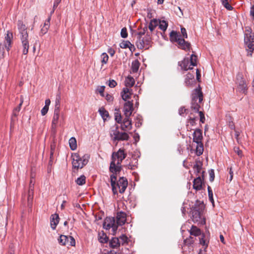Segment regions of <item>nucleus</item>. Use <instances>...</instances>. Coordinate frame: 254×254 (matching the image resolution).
<instances>
[{
    "mask_svg": "<svg viewBox=\"0 0 254 254\" xmlns=\"http://www.w3.org/2000/svg\"><path fill=\"white\" fill-rule=\"evenodd\" d=\"M120 124L121 129L125 131H129L132 128L131 121L130 117H125L123 121Z\"/></svg>",
    "mask_w": 254,
    "mask_h": 254,
    "instance_id": "18",
    "label": "nucleus"
},
{
    "mask_svg": "<svg viewBox=\"0 0 254 254\" xmlns=\"http://www.w3.org/2000/svg\"><path fill=\"white\" fill-rule=\"evenodd\" d=\"M223 6L228 10H232L233 7L229 3L228 0H220Z\"/></svg>",
    "mask_w": 254,
    "mask_h": 254,
    "instance_id": "36",
    "label": "nucleus"
},
{
    "mask_svg": "<svg viewBox=\"0 0 254 254\" xmlns=\"http://www.w3.org/2000/svg\"><path fill=\"white\" fill-rule=\"evenodd\" d=\"M13 37L12 33L9 31H7L5 36L4 43H2L4 45H5V49L8 53L11 47Z\"/></svg>",
    "mask_w": 254,
    "mask_h": 254,
    "instance_id": "15",
    "label": "nucleus"
},
{
    "mask_svg": "<svg viewBox=\"0 0 254 254\" xmlns=\"http://www.w3.org/2000/svg\"><path fill=\"white\" fill-rule=\"evenodd\" d=\"M209 181L210 182H213L214 179L215 174L214 171L213 170L211 169L209 171Z\"/></svg>",
    "mask_w": 254,
    "mask_h": 254,
    "instance_id": "49",
    "label": "nucleus"
},
{
    "mask_svg": "<svg viewBox=\"0 0 254 254\" xmlns=\"http://www.w3.org/2000/svg\"><path fill=\"white\" fill-rule=\"evenodd\" d=\"M49 108L44 107L41 110V114L42 116H45L48 112Z\"/></svg>",
    "mask_w": 254,
    "mask_h": 254,
    "instance_id": "57",
    "label": "nucleus"
},
{
    "mask_svg": "<svg viewBox=\"0 0 254 254\" xmlns=\"http://www.w3.org/2000/svg\"><path fill=\"white\" fill-rule=\"evenodd\" d=\"M152 43L150 33L147 32L145 36L137 38L136 45L139 49H148Z\"/></svg>",
    "mask_w": 254,
    "mask_h": 254,
    "instance_id": "10",
    "label": "nucleus"
},
{
    "mask_svg": "<svg viewBox=\"0 0 254 254\" xmlns=\"http://www.w3.org/2000/svg\"><path fill=\"white\" fill-rule=\"evenodd\" d=\"M18 37L21 41L23 55L27 54L29 48L27 28L21 21H18L17 24Z\"/></svg>",
    "mask_w": 254,
    "mask_h": 254,
    "instance_id": "3",
    "label": "nucleus"
},
{
    "mask_svg": "<svg viewBox=\"0 0 254 254\" xmlns=\"http://www.w3.org/2000/svg\"><path fill=\"white\" fill-rule=\"evenodd\" d=\"M69 145L72 150H75L77 148L76 140L75 137H72L69 140Z\"/></svg>",
    "mask_w": 254,
    "mask_h": 254,
    "instance_id": "34",
    "label": "nucleus"
},
{
    "mask_svg": "<svg viewBox=\"0 0 254 254\" xmlns=\"http://www.w3.org/2000/svg\"><path fill=\"white\" fill-rule=\"evenodd\" d=\"M131 95L132 90L127 87L124 88L122 92H121L122 99L125 101L130 99Z\"/></svg>",
    "mask_w": 254,
    "mask_h": 254,
    "instance_id": "21",
    "label": "nucleus"
},
{
    "mask_svg": "<svg viewBox=\"0 0 254 254\" xmlns=\"http://www.w3.org/2000/svg\"><path fill=\"white\" fill-rule=\"evenodd\" d=\"M5 49V45H4L2 43H1L0 44V58H3L4 57V55L5 53V52H4Z\"/></svg>",
    "mask_w": 254,
    "mask_h": 254,
    "instance_id": "46",
    "label": "nucleus"
},
{
    "mask_svg": "<svg viewBox=\"0 0 254 254\" xmlns=\"http://www.w3.org/2000/svg\"><path fill=\"white\" fill-rule=\"evenodd\" d=\"M198 114L200 117V121L201 123H203L205 121V117L203 113L202 112L200 111L199 112Z\"/></svg>",
    "mask_w": 254,
    "mask_h": 254,
    "instance_id": "56",
    "label": "nucleus"
},
{
    "mask_svg": "<svg viewBox=\"0 0 254 254\" xmlns=\"http://www.w3.org/2000/svg\"><path fill=\"white\" fill-rule=\"evenodd\" d=\"M195 118L190 117L189 123L191 126H193L195 124Z\"/></svg>",
    "mask_w": 254,
    "mask_h": 254,
    "instance_id": "63",
    "label": "nucleus"
},
{
    "mask_svg": "<svg viewBox=\"0 0 254 254\" xmlns=\"http://www.w3.org/2000/svg\"><path fill=\"white\" fill-rule=\"evenodd\" d=\"M108 52L111 56H113L115 53V51L112 48H110L108 49Z\"/></svg>",
    "mask_w": 254,
    "mask_h": 254,
    "instance_id": "62",
    "label": "nucleus"
},
{
    "mask_svg": "<svg viewBox=\"0 0 254 254\" xmlns=\"http://www.w3.org/2000/svg\"><path fill=\"white\" fill-rule=\"evenodd\" d=\"M203 100V95L200 88H196L192 95V101L191 108L195 112L199 113L200 103Z\"/></svg>",
    "mask_w": 254,
    "mask_h": 254,
    "instance_id": "7",
    "label": "nucleus"
},
{
    "mask_svg": "<svg viewBox=\"0 0 254 254\" xmlns=\"http://www.w3.org/2000/svg\"><path fill=\"white\" fill-rule=\"evenodd\" d=\"M135 81L134 78L130 76H127L125 80V85L126 86V87H131L133 86L134 84Z\"/></svg>",
    "mask_w": 254,
    "mask_h": 254,
    "instance_id": "29",
    "label": "nucleus"
},
{
    "mask_svg": "<svg viewBox=\"0 0 254 254\" xmlns=\"http://www.w3.org/2000/svg\"><path fill=\"white\" fill-rule=\"evenodd\" d=\"M110 246L111 248H112L113 249H117V248H119L121 246V245L119 242L118 238H117V237L113 238L110 241Z\"/></svg>",
    "mask_w": 254,
    "mask_h": 254,
    "instance_id": "28",
    "label": "nucleus"
},
{
    "mask_svg": "<svg viewBox=\"0 0 254 254\" xmlns=\"http://www.w3.org/2000/svg\"><path fill=\"white\" fill-rule=\"evenodd\" d=\"M199 242H200V244L203 246L207 245V244L206 243V241L204 240V236L203 234L201 235V237L199 238Z\"/></svg>",
    "mask_w": 254,
    "mask_h": 254,
    "instance_id": "52",
    "label": "nucleus"
},
{
    "mask_svg": "<svg viewBox=\"0 0 254 254\" xmlns=\"http://www.w3.org/2000/svg\"><path fill=\"white\" fill-rule=\"evenodd\" d=\"M64 121L63 116L60 117V115H54L52 122V127L53 129H56L57 127L62 126Z\"/></svg>",
    "mask_w": 254,
    "mask_h": 254,
    "instance_id": "17",
    "label": "nucleus"
},
{
    "mask_svg": "<svg viewBox=\"0 0 254 254\" xmlns=\"http://www.w3.org/2000/svg\"><path fill=\"white\" fill-rule=\"evenodd\" d=\"M193 188L196 190H199L202 189V181L200 176H198L193 180Z\"/></svg>",
    "mask_w": 254,
    "mask_h": 254,
    "instance_id": "24",
    "label": "nucleus"
},
{
    "mask_svg": "<svg viewBox=\"0 0 254 254\" xmlns=\"http://www.w3.org/2000/svg\"><path fill=\"white\" fill-rule=\"evenodd\" d=\"M190 233V235L195 236H198L201 235L200 230L195 226H192Z\"/></svg>",
    "mask_w": 254,
    "mask_h": 254,
    "instance_id": "32",
    "label": "nucleus"
},
{
    "mask_svg": "<svg viewBox=\"0 0 254 254\" xmlns=\"http://www.w3.org/2000/svg\"><path fill=\"white\" fill-rule=\"evenodd\" d=\"M115 119L116 121L118 123L120 124L122 122V116H121V114L118 113H116L115 116Z\"/></svg>",
    "mask_w": 254,
    "mask_h": 254,
    "instance_id": "47",
    "label": "nucleus"
},
{
    "mask_svg": "<svg viewBox=\"0 0 254 254\" xmlns=\"http://www.w3.org/2000/svg\"><path fill=\"white\" fill-rule=\"evenodd\" d=\"M98 240L102 244L106 243L108 241V238L104 232H100L98 234Z\"/></svg>",
    "mask_w": 254,
    "mask_h": 254,
    "instance_id": "31",
    "label": "nucleus"
},
{
    "mask_svg": "<svg viewBox=\"0 0 254 254\" xmlns=\"http://www.w3.org/2000/svg\"><path fill=\"white\" fill-rule=\"evenodd\" d=\"M105 98L107 101L109 102H112L114 99V97H113V96L109 94H107V95L105 96Z\"/></svg>",
    "mask_w": 254,
    "mask_h": 254,
    "instance_id": "54",
    "label": "nucleus"
},
{
    "mask_svg": "<svg viewBox=\"0 0 254 254\" xmlns=\"http://www.w3.org/2000/svg\"><path fill=\"white\" fill-rule=\"evenodd\" d=\"M86 178L84 175H82L79 178H78L75 182L76 184L78 185L82 186L85 183Z\"/></svg>",
    "mask_w": 254,
    "mask_h": 254,
    "instance_id": "37",
    "label": "nucleus"
},
{
    "mask_svg": "<svg viewBox=\"0 0 254 254\" xmlns=\"http://www.w3.org/2000/svg\"><path fill=\"white\" fill-rule=\"evenodd\" d=\"M158 26L161 30L165 31L167 28L168 23L165 20L158 19Z\"/></svg>",
    "mask_w": 254,
    "mask_h": 254,
    "instance_id": "33",
    "label": "nucleus"
},
{
    "mask_svg": "<svg viewBox=\"0 0 254 254\" xmlns=\"http://www.w3.org/2000/svg\"><path fill=\"white\" fill-rule=\"evenodd\" d=\"M250 14L252 18V20H254V5L251 7Z\"/></svg>",
    "mask_w": 254,
    "mask_h": 254,
    "instance_id": "55",
    "label": "nucleus"
},
{
    "mask_svg": "<svg viewBox=\"0 0 254 254\" xmlns=\"http://www.w3.org/2000/svg\"><path fill=\"white\" fill-rule=\"evenodd\" d=\"M193 242V240H192V238L190 237L189 239H187L184 240V243L186 245H189Z\"/></svg>",
    "mask_w": 254,
    "mask_h": 254,
    "instance_id": "58",
    "label": "nucleus"
},
{
    "mask_svg": "<svg viewBox=\"0 0 254 254\" xmlns=\"http://www.w3.org/2000/svg\"><path fill=\"white\" fill-rule=\"evenodd\" d=\"M126 220L127 215L126 213L122 211L117 213L116 221L118 226H122L124 225L126 222Z\"/></svg>",
    "mask_w": 254,
    "mask_h": 254,
    "instance_id": "19",
    "label": "nucleus"
},
{
    "mask_svg": "<svg viewBox=\"0 0 254 254\" xmlns=\"http://www.w3.org/2000/svg\"><path fill=\"white\" fill-rule=\"evenodd\" d=\"M104 89H105V86H102L99 87L97 88V91L100 94V95L102 96H104Z\"/></svg>",
    "mask_w": 254,
    "mask_h": 254,
    "instance_id": "50",
    "label": "nucleus"
},
{
    "mask_svg": "<svg viewBox=\"0 0 254 254\" xmlns=\"http://www.w3.org/2000/svg\"><path fill=\"white\" fill-rule=\"evenodd\" d=\"M186 111L184 107H181L179 110V113L180 115H183Z\"/></svg>",
    "mask_w": 254,
    "mask_h": 254,
    "instance_id": "60",
    "label": "nucleus"
},
{
    "mask_svg": "<svg viewBox=\"0 0 254 254\" xmlns=\"http://www.w3.org/2000/svg\"><path fill=\"white\" fill-rule=\"evenodd\" d=\"M99 112L102 119L105 121L109 117V113L104 108H101L99 110Z\"/></svg>",
    "mask_w": 254,
    "mask_h": 254,
    "instance_id": "35",
    "label": "nucleus"
},
{
    "mask_svg": "<svg viewBox=\"0 0 254 254\" xmlns=\"http://www.w3.org/2000/svg\"><path fill=\"white\" fill-rule=\"evenodd\" d=\"M133 110V101L126 102L124 106V115L126 117H130Z\"/></svg>",
    "mask_w": 254,
    "mask_h": 254,
    "instance_id": "16",
    "label": "nucleus"
},
{
    "mask_svg": "<svg viewBox=\"0 0 254 254\" xmlns=\"http://www.w3.org/2000/svg\"><path fill=\"white\" fill-rule=\"evenodd\" d=\"M202 131L199 129L195 130L193 133V141L197 144L196 147V152L197 155L202 154L203 146L202 143Z\"/></svg>",
    "mask_w": 254,
    "mask_h": 254,
    "instance_id": "8",
    "label": "nucleus"
},
{
    "mask_svg": "<svg viewBox=\"0 0 254 254\" xmlns=\"http://www.w3.org/2000/svg\"><path fill=\"white\" fill-rule=\"evenodd\" d=\"M147 31V27H145L143 29H141L140 30V31H139L137 33V35H136L137 38H141L142 37L145 36V34L146 33Z\"/></svg>",
    "mask_w": 254,
    "mask_h": 254,
    "instance_id": "40",
    "label": "nucleus"
},
{
    "mask_svg": "<svg viewBox=\"0 0 254 254\" xmlns=\"http://www.w3.org/2000/svg\"><path fill=\"white\" fill-rule=\"evenodd\" d=\"M138 161L136 158H132L130 162L126 165V167L128 169L134 170L137 167Z\"/></svg>",
    "mask_w": 254,
    "mask_h": 254,
    "instance_id": "27",
    "label": "nucleus"
},
{
    "mask_svg": "<svg viewBox=\"0 0 254 254\" xmlns=\"http://www.w3.org/2000/svg\"><path fill=\"white\" fill-rule=\"evenodd\" d=\"M7 254H14V250L13 246L11 245L9 247V250Z\"/></svg>",
    "mask_w": 254,
    "mask_h": 254,
    "instance_id": "64",
    "label": "nucleus"
},
{
    "mask_svg": "<svg viewBox=\"0 0 254 254\" xmlns=\"http://www.w3.org/2000/svg\"><path fill=\"white\" fill-rule=\"evenodd\" d=\"M118 225L114 217H107L103 224V227L106 229H112L113 233H115L118 229Z\"/></svg>",
    "mask_w": 254,
    "mask_h": 254,
    "instance_id": "12",
    "label": "nucleus"
},
{
    "mask_svg": "<svg viewBox=\"0 0 254 254\" xmlns=\"http://www.w3.org/2000/svg\"><path fill=\"white\" fill-rule=\"evenodd\" d=\"M48 29H49V28L46 27V26H43L41 29V31L43 34H45L47 32Z\"/></svg>",
    "mask_w": 254,
    "mask_h": 254,
    "instance_id": "61",
    "label": "nucleus"
},
{
    "mask_svg": "<svg viewBox=\"0 0 254 254\" xmlns=\"http://www.w3.org/2000/svg\"><path fill=\"white\" fill-rule=\"evenodd\" d=\"M109 133L111 140L116 143V145L119 141H127L129 138L128 133L125 131H120L117 125H114L110 128Z\"/></svg>",
    "mask_w": 254,
    "mask_h": 254,
    "instance_id": "5",
    "label": "nucleus"
},
{
    "mask_svg": "<svg viewBox=\"0 0 254 254\" xmlns=\"http://www.w3.org/2000/svg\"><path fill=\"white\" fill-rule=\"evenodd\" d=\"M34 184H32V181H30L29 190H28V195L27 198L28 204V205H31L32 201L33 195L34 193Z\"/></svg>",
    "mask_w": 254,
    "mask_h": 254,
    "instance_id": "25",
    "label": "nucleus"
},
{
    "mask_svg": "<svg viewBox=\"0 0 254 254\" xmlns=\"http://www.w3.org/2000/svg\"><path fill=\"white\" fill-rule=\"evenodd\" d=\"M51 20V16H49L47 20L44 23V26H46V27H48L49 28L50 27V21Z\"/></svg>",
    "mask_w": 254,
    "mask_h": 254,
    "instance_id": "59",
    "label": "nucleus"
},
{
    "mask_svg": "<svg viewBox=\"0 0 254 254\" xmlns=\"http://www.w3.org/2000/svg\"><path fill=\"white\" fill-rule=\"evenodd\" d=\"M236 83L238 84V88L239 91L243 93H245L247 90V83L243 77L241 73H239L236 77Z\"/></svg>",
    "mask_w": 254,
    "mask_h": 254,
    "instance_id": "14",
    "label": "nucleus"
},
{
    "mask_svg": "<svg viewBox=\"0 0 254 254\" xmlns=\"http://www.w3.org/2000/svg\"><path fill=\"white\" fill-rule=\"evenodd\" d=\"M59 216L58 214H54L51 216V227L53 230H55L59 222Z\"/></svg>",
    "mask_w": 254,
    "mask_h": 254,
    "instance_id": "22",
    "label": "nucleus"
},
{
    "mask_svg": "<svg viewBox=\"0 0 254 254\" xmlns=\"http://www.w3.org/2000/svg\"><path fill=\"white\" fill-rule=\"evenodd\" d=\"M139 67V64L138 61H135L134 62H133L132 64V67L131 69L133 72H136L138 70Z\"/></svg>",
    "mask_w": 254,
    "mask_h": 254,
    "instance_id": "41",
    "label": "nucleus"
},
{
    "mask_svg": "<svg viewBox=\"0 0 254 254\" xmlns=\"http://www.w3.org/2000/svg\"><path fill=\"white\" fill-rule=\"evenodd\" d=\"M121 35L122 38H126L127 37V30L126 28H123L121 30Z\"/></svg>",
    "mask_w": 254,
    "mask_h": 254,
    "instance_id": "48",
    "label": "nucleus"
},
{
    "mask_svg": "<svg viewBox=\"0 0 254 254\" xmlns=\"http://www.w3.org/2000/svg\"><path fill=\"white\" fill-rule=\"evenodd\" d=\"M131 45V43L129 41H123L120 44V47L123 49H126L129 48V46Z\"/></svg>",
    "mask_w": 254,
    "mask_h": 254,
    "instance_id": "45",
    "label": "nucleus"
},
{
    "mask_svg": "<svg viewBox=\"0 0 254 254\" xmlns=\"http://www.w3.org/2000/svg\"><path fill=\"white\" fill-rule=\"evenodd\" d=\"M127 153L124 149L120 148L112 155V161L110 163V171L113 173L120 172L121 170V163L127 156Z\"/></svg>",
    "mask_w": 254,
    "mask_h": 254,
    "instance_id": "1",
    "label": "nucleus"
},
{
    "mask_svg": "<svg viewBox=\"0 0 254 254\" xmlns=\"http://www.w3.org/2000/svg\"><path fill=\"white\" fill-rule=\"evenodd\" d=\"M90 158L89 155L85 154L81 157L78 153L72 154V166L74 168L81 169L88 162Z\"/></svg>",
    "mask_w": 254,
    "mask_h": 254,
    "instance_id": "6",
    "label": "nucleus"
},
{
    "mask_svg": "<svg viewBox=\"0 0 254 254\" xmlns=\"http://www.w3.org/2000/svg\"><path fill=\"white\" fill-rule=\"evenodd\" d=\"M234 151L235 152L238 154V155L240 157H242V156H243V154H242V151L238 148V147H235L234 148Z\"/></svg>",
    "mask_w": 254,
    "mask_h": 254,
    "instance_id": "53",
    "label": "nucleus"
},
{
    "mask_svg": "<svg viewBox=\"0 0 254 254\" xmlns=\"http://www.w3.org/2000/svg\"><path fill=\"white\" fill-rule=\"evenodd\" d=\"M60 105L59 100H57L54 110V115H60Z\"/></svg>",
    "mask_w": 254,
    "mask_h": 254,
    "instance_id": "38",
    "label": "nucleus"
},
{
    "mask_svg": "<svg viewBox=\"0 0 254 254\" xmlns=\"http://www.w3.org/2000/svg\"><path fill=\"white\" fill-rule=\"evenodd\" d=\"M192 73L189 72L186 75L185 80V82L186 85L190 86L193 84L195 82L194 80V72L193 71Z\"/></svg>",
    "mask_w": 254,
    "mask_h": 254,
    "instance_id": "20",
    "label": "nucleus"
},
{
    "mask_svg": "<svg viewBox=\"0 0 254 254\" xmlns=\"http://www.w3.org/2000/svg\"><path fill=\"white\" fill-rule=\"evenodd\" d=\"M196 56L193 54H192L190 59V65L193 66L196 65Z\"/></svg>",
    "mask_w": 254,
    "mask_h": 254,
    "instance_id": "43",
    "label": "nucleus"
},
{
    "mask_svg": "<svg viewBox=\"0 0 254 254\" xmlns=\"http://www.w3.org/2000/svg\"><path fill=\"white\" fill-rule=\"evenodd\" d=\"M207 190H208V197L209 200L211 201V202L213 204L214 203V199L213 197V192L212 190L211 189V188L210 186L207 187Z\"/></svg>",
    "mask_w": 254,
    "mask_h": 254,
    "instance_id": "44",
    "label": "nucleus"
},
{
    "mask_svg": "<svg viewBox=\"0 0 254 254\" xmlns=\"http://www.w3.org/2000/svg\"><path fill=\"white\" fill-rule=\"evenodd\" d=\"M101 57L102 63L103 64H107L109 59L108 55L106 53H103L102 54Z\"/></svg>",
    "mask_w": 254,
    "mask_h": 254,
    "instance_id": "42",
    "label": "nucleus"
},
{
    "mask_svg": "<svg viewBox=\"0 0 254 254\" xmlns=\"http://www.w3.org/2000/svg\"><path fill=\"white\" fill-rule=\"evenodd\" d=\"M158 26V19H153L151 20L149 26L148 28L150 30V34L154 30L156 26Z\"/></svg>",
    "mask_w": 254,
    "mask_h": 254,
    "instance_id": "30",
    "label": "nucleus"
},
{
    "mask_svg": "<svg viewBox=\"0 0 254 254\" xmlns=\"http://www.w3.org/2000/svg\"><path fill=\"white\" fill-rule=\"evenodd\" d=\"M190 64L189 59H184L183 61L179 63V65L182 69L187 70L193 68L191 65H190Z\"/></svg>",
    "mask_w": 254,
    "mask_h": 254,
    "instance_id": "23",
    "label": "nucleus"
},
{
    "mask_svg": "<svg viewBox=\"0 0 254 254\" xmlns=\"http://www.w3.org/2000/svg\"><path fill=\"white\" fill-rule=\"evenodd\" d=\"M23 102V98L22 96L20 97V103H19V105L15 108L13 111L12 114V119H13L14 117H16L18 113L21 109V107L22 105V103Z\"/></svg>",
    "mask_w": 254,
    "mask_h": 254,
    "instance_id": "26",
    "label": "nucleus"
},
{
    "mask_svg": "<svg viewBox=\"0 0 254 254\" xmlns=\"http://www.w3.org/2000/svg\"><path fill=\"white\" fill-rule=\"evenodd\" d=\"M110 179L112 191L114 194L118 193V189H119V191L121 193H123L125 192L128 185V182L126 178L121 177L116 183V176L114 173H113L111 175Z\"/></svg>",
    "mask_w": 254,
    "mask_h": 254,
    "instance_id": "4",
    "label": "nucleus"
},
{
    "mask_svg": "<svg viewBox=\"0 0 254 254\" xmlns=\"http://www.w3.org/2000/svg\"><path fill=\"white\" fill-rule=\"evenodd\" d=\"M244 42L247 50L250 53V56L252 55V53L254 50V35L252 33L251 29H248L246 31L244 37Z\"/></svg>",
    "mask_w": 254,
    "mask_h": 254,
    "instance_id": "9",
    "label": "nucleus"
},
{
    "mask_svg": "<svg viewBox=\"0 0 254 254\" xmlns=\"http://www.w3.org/2000/svg\"><path fill=\"white\" fill-rule=\"evenodd\" d=\"M118 239L119 240L120 245H123L125 244H126L127 243L128 238L125 235H122V236H121L119 238H118Z\"/></svg>",
    "mask_w": 254,
    "mask_h": 254,
    "instance_id": "39",
    "label": "nucleus"
},
{
    "mask_svg": "<svg viewBox=\"0 0 254 254\" xmlns=\"http://www.w3.org/2000/svg\"><path fill=\"white\" fill-rule=\"evenodd\" d=\"M58 242L63 246H74L75 241L73 237L61 235L58 239Z\"/></svg>",
    "mask_w": 254,
    "mask_h": 254,
    "instance_id": "13",
    "label": "nucleus"
},
{
    "mask_svg": "<svg viewBox=\"0 0 254 254\" xmlns=\"http://www.w3.org/2000/svg\"><path fill=\"white\" fill-rule=\"evenodd\" d=\"M204 208L203 203L195 204L191 209L192 219L194 223L198 222L201 219V215Z\"/></svg>",
    "mask_w": 254,
    "mask_h": 254,
    "instance_id": "11",
    "label": "nucleus"
},
{
    "mask_svg": "<svg viewBox=\"0 0 254 254\" xmlns=\"http://www.w3.org/2000/svg\"><path fill=\"white\" fill-rule=\"evenodd\" d=\"M182 35L184 38H182L180 34L175 31H172L170 33V40L173 42H176L178 44V47L182 50L186 51L190 50V44L188 42L185 40L184 38H188V35L186 30L182 27L181 29Z\"/></svg>",
    "mask_w": 254,
    "mask_h": 254,
    "instance_id": "2",
    "label": "nucleus"
},
{
    "mask_svg": "<svg viewBox=\"0 0 254 254\" xmlns=\"http://www.w3.org/2000/svg\"><path fill=\"white\" fill-rule=\"evenodd\" d=\"M117 83L116 81L113 79L112 80H109L108 85L111 87L113 88L115 87L117 85Z\"/></svg>",
    "mask_w": 254,
    "mask_h": 254,
    "instance_id": "51",
    "label": "nucleus"
}]
</instances>
